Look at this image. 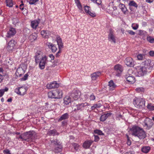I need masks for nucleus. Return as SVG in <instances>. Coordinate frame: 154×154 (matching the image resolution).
<instances>
[{
  "label": "nucleus",
  "instance_id": "nucleus-1",
  "mask_svg": "<svg viewBox=\"0 0 154 154\" xmlns=\"http://www.w3.org/2000/svg\"><path fill=\"white\" fill-rule=\"evenodd\" d=\"M35 62L36 64L39 63V67L41 69H44L47 64V57L43 54V53L40 51H38L35 53L34 56Z\"/></svg>",
  "mask_w": 154,
  "mask_h": 154
},
{
  "label": "nucleus",
  "instance_id": "nucleus-2",
  "mask_svg": "<svg viewBox=\"0 0 154 154\" xmlns=\"http://www.w3.org/2000/svg\"><path fill=\"white\" fill-rule=\"evenodd\" d=\"M131 134L140 140H143L146 137V132L143 129L137 126H134L130 128Z\"/></svg>",
  "mask_w": 154,
  "mask_h": 154
},
{
  "label": "nucleus",
  "instance_id": "nucleus-3",
  "mask_svg": "<svg viewBox=\"0 0 154 154\" xmlns=\"http://www.w3.org/2000/svg\"><path fill=\"white\" fill-rule=\"evenodd\" d=\"M49 97L55 99H60L62 97L63 92L62 91L57 90L48 93Z\"/></svg>",
  "mask_w": 154,
  "mask_h": 154
},
{
  "label": "nucleus",
  "instance_id": "nucleus-4",
  "mask_svg": "<svg viewBox=\"0 0 154 154\" xmlns=\"http://www.w3.org/2000/svg\"><path fill=\"white\" fill-rule=\"evenodd\" d=\"M135 106L137 108L142 109L145 106V101L142 98H136L133 101Z\"/></svg>",
  "mask_w": 154,
  "mask_h": 154
},
{
  "label": "nucleus",
  "instance_id": "nucleus-5",
  "mask_svg": "<svg viewBox=\"0 0 154 154\" xmlns=\"http://www.w3.org/2000/svg\"><path fill=\"white\" fill-rule=\"evenodd\" d=\"M23 134L25 141H29L33 140L35 137L36 133L33 131L26 132Z\"/></svg>",
  "mask_w": 154,
  "mask_h": 154
},
{
  "label": "nucleus",
  "instance_id": "nucleus-6",
  "mask_svg": "<svg viewBox=\"0 0 154 154\" xmlns=\"http://www.w3.org/2000/svg\"><path fill=\"white\" fill-rule=\"evenodd\" d=\"M137 69L139 76H143L146 74L147 72H150L144 65L137 66Z\"/></svg>",
  "mask_w": 154,
  "mask_h": 154
},
{
  "label": "nucleus",
  "instance_id": "nucleus-7",
  "mask_svg": "<svg viewBox=\"0 0 154 154\" xmlns=\"http://www.w3.org/2000/svg\"><path fill=\"white\" fill-rule=\"evenodd\" d=\"M133 71L131 69H129L128 71V73L126 75V80L130 84H133L135 81V79L134 76L131 73H132Z\"/></svg>",
  "mask_w": 154,
  "mask_h": 154
},
{
  "label": "nucleus",
  "instance_id": "nucleus-8",
  "mask_svg": "<svg viewBox=\"0 0 154 154\" xmlns=\"http://www.w3.org/2000/svg\"><path fill=\"white\" fill-rule=\"evenodd\" d=\"M144 123L143 127H146L145 128L147 130H149L151 128L153 125L152 120L148 118H146L144 120Z\"/></svg>",
  "mask_w": 154,
  "mask_h": 154
},
{
  "label": "nucleus",
  "instance_id": "nucleus-9",
  "mask_svg": "<svg viewBox=\"0 0 154 154\" xmlns=\"http://www.w3.org/2000/svg\"><path fill=\"white\" fill-rule=\"evenodd\" d=\"M26 88L22 86L15 88L14 92L18 95H23L26 93Z\"/></svg>",
  "mask_w": 154,
  "mask_h": 154
},
{
  "label": "nucleus",
  "instance_id": "nucleus-10",
  "mask_svg": "<svg viewBox=\"0 0 154 154\" xmlns=\"http://www.w3.org/2000/svg\"><path fill=\"white\" fill-rule=\"evenodd\" d=\"M81 95L79 91L77 90H73L71 93L70 96L74 100H77L79 98Z\"/></svg>",
  "mask_w": 154,
  "mask_h": 154
},
{
  "label": "nucleus",
  "instance_id": "nucleus-11",
  "mask_svg": "<svg viewBox=\"0 0 154 154\" xmlns=\"http://www.w3.org/2000/svg\"><path fill=\"white\" fill-rule=\"evenodd\" d=\"M125 63L128 66L133 67L134 65V62L131 57H127L125 60Z\"/></svg>",
  "mask_w": 154,
  "mask_h": 154
},
{
  "label": "nucleus",
  "instance_id": "nucleus-12",
  "mask_svg": "<svg viewBox=\"0 0 154 154\" xmlns=\"http://www.w3.org/2000/svg\"><path fill=\"white\" fill-rule=\"evenodd\" d=\"M144 65L150 70L154 65V61L150 60H146Z\"/></svg>",
  "mask_w": 154,
  "mask_h": 154
},
{
  "label": "nucleus",
  "instance_id": "nucleus-13",
  "mask_svg": "<svg viewBox=\"0 0 154 154\" xmlns=\"http://www.w3.org/2000/svg\"><path fill=\"white\" fill-rule=\"evenodd\" d=\"M114 69L118 73L116 75L118 76H119L120 74L123 70L122 66L119 64L116 65L114 67Z\"/></svg>",
  "mask_w": 154,
  "mask_h": 154
},
{
  "label": "nucleus",
  "instance_id": "nucleus-14",
  "mask_svg": "<svg viewBox=\"0 0 154 154\" xmlns=\"http://www.w3.org/2000/svg\"><path fill=\"white\" fill-rule=\"evenodd\" d=\"M84 9L85 12L91 17H94L96 16V14L94 12H91L90 7L88 6H85L84 7Z\"/></svg>",
  "mask_w": 154,
  "mask_h": 154
},
{
  "label": "nucleus",
  "instance_id": "nucleus-15",
  "mask_svg": "<svg viewBox=\"0 0 154 154\" xmlns=\"http://www.w3.org/2000/svg\"><path fill=\"white\" fill-rule=\"evenodd\" d=\"M16 43V42L13 39L11 40L8 44V49L9 51L12 50L14 49Z\"/></svg>",
  "mask_w": 154,
  "mask_h": 154
},
{
  "label": "nucleus",
  "instance_id": "nucleus-16",
  "mask_svg": "<svg viewBox=\"0 0 154 154\" xmlns=\"http://www.w3.org/2000/svg\"><path fill=\"white\" fill-rule=\"evenodd\" d=\"M86 103H81L76 105L75 106H73L74 107V111H76L77 110L81 111L84 109V107Z\"/></svg>",
  "mask_w": 154,
  "mask_h": 154
},
{
  "label": "nucleus",
  "instance_id": "nucleus-17",
  "mask_svg": "<svg viewBox=\"0 0 154 154\" xmlns=\"http://www.w3.org/2000/svg\"><path fill=\"white\" fill-rule=\"evenodd\" d=\"M25 71L21 67L18 68L17 70L15 73V78L18 77H20L24 74Z\"/></svg>",
  "mask_w": 154,
  "mask_h": 154
},
{
  "label": "nucleus",
  "instance_id": "nucleus-18",
  "mask_svg": "<svg viewBox=\"0 0 154 154\" xmlns=\"http://www.w3.org/2000/svg\"><path fill=\"white\" fill-rule=\"evenodd\" d=\"M59 86V84L56 81H54L48 84L47 85V88L48 89L54 88H58Z\"/></svg>",
  "mask_w": 154,
  "mask_h": 154
},
{
  "label": "nucleus",
  "instance_id": "nucleus-19",
  "mask_svg": "<svg viewBox=\"0 0 154 154\" xmlns=\"http://www.w3.org/2000/svg\"><path fill=\"white\" fill-rule=\"evenodd\" d=\"M108 39L111 42H113L114 43L116 42V37L113 32L111 30H110V32L108 35Z\"/></svg>",
  "mask_w": 154,
  "mask_h": 154
},
{
  "label": "nucleus",
  "instance_id": "nucleus-20",
  "mask_svg": "<svg viewBox=\"0 0 154 154\" xmlns=\"http://www.w3.org/2000/svg\"><path fill=\"white\" fill-rule=\"evenodd\" d=\"M16 33L15 29L13 28H11L7 33V37L10 38L14 35Z\"/></svg>",
  "mask_w": 154,
  "mask_h": 154
},
{
  "label": "nucleus",
  "instance_id": "nucleus-21",
  "mask_svg": "<svg viewBox=\"0 0 154 154\" xmlns=\"http://www.w3.org/2000/svg\"><path fill=\"white\" fill-rule=\"evenodd\" d=\"M63 100L64 103L66 105H68L69 103L73 101L70 95L69 96H66L64 98Z\"/></svg>",
  "mask_w": 154,
  "mask_h": 154
},
{
  "label": "nucleus",
  "instance_id": "nucleus-22",
  "mask_svg": "<svg viewBox=\"0 0 154 154\" xmlns=\"http://www.w3.org/2000/svg\"><path fill=\"white\" fill-rule=\"evenodd\" d=\"M56 38L57 41L59 49V50H61L63 47V45L62 42L61 38L58 35H57Z\"/></svg>",
  "mask_w": 154,
  "mask_h": 154
},
{
  "label": "nucleus",
  "instance_id": "nucleus-23",
  "mask_svg": "<svg viewBox=\"0 0 154 154\" xmlns=\"http://www.w3.org/2000/svg\"><path fill=\"white\" fill-rule=\"evenodd\" d=\"M46 44L48 48L51 50L52 52H55L57 50V48L53 44L50 42H47Z\"/></svg>",
  "mask_w": 154,
  "mask_h": 154
},
{
  "label": "nucleus",
  "instance_id": "nucleus-24",
  "mask_svg": "<svg viewBox=\"0 0 154 154\" xmlns=\"http://www.w3.org/2000/svg\"><path fill=\"white\" fill-rule=\"evenodd\" d=\"M112 114L111 113L109 112L102 115L100 117V121L102 122L105 121L106 119L110 116Z\"/></svg>",
  "mask_w": 154,
  "mask_h": 154
},
{
  "label": "nucleus",
  "instance_id": "nucleus-25",
  "mask_svg": "<svg viewBox=\"0 0 154 154\" xmlns=\"http://www.w3.org/2000/svg\"><path fill=\"white\" fill-rule=\"evenodd\" d=\"M42 36L44 38H48L51 35L50 32L48 30H42L41 32Z\"/></svg>",
  "mask_w": 154,
  "mask_h": 154
},
{
  "label": "nucleus",
  "instance_id": "nucleus-26",
  "mask_svg": "<svg viewBox=\"0 0 154 154\" xmlns=\"http://www.w3.org/2000/svg\"><path fill=\"white\" fill-rule=\"evenodd\" d=\"M100 72L99 71L94 72L91 74V76L92 80H95L96 79L100 76Z\"/></svg>",
  "mask_w": 154,
  "mask_h": 154
},
{
  "label": "nucleus",
  "instance_id": "nucleus-27",
  "mask_svg": "<svg viewBox=\"0 0 154 154\" xmlns=\"http://www.w3.org/2000/svg\"><path fill=\"white\" fill-rule=\"evenodd\" d=\"M93 141L92 140H88L85 141L83 144V147L85 149L89 148Z\"/></svg>",
  "mask_w": 154,
  "mask_h": 154
},
{
  "label": "nucleus",
  "instance_id": "nucleus-28",
  "mask_svg": "<svg viewBox=\"0 0 154 154\" xmlns=\"http://www.w3.org/2000/svg\"><path fill=\"white\" fill-rule=\"evenodd\" d=\"M69 117V114L67 113H66L62 115L58 119V122L61 121L63 120H65L67 119Z\"/></svg>",
  "mask_w": 154,
  "mask_h": 154
},
{
  "label": "nucleus",
  "instance_id": "nucleus-29",
  "mask_svg": "<svg viewBox=\"0 0 154 154\" xmlns=\"http://www.w3.org/2000/svg\"><path fill=\"white\" fill-rule=\"evenodd\" d=\"M108 86H109V90L110 91L114 90L116 87V85L115 84L113 81L112 80H110L109 82Z\"/></svg>",
  "mask_w": 154,
  "mask_h": 154
},
{
  "label": "nucleus",
  "instance_id": "nucleus-30",
  "mask_svg": "<svg viewBox=\"0 0 154 154\" xmlns=\"http://www.w3.org/2000/svg\"><path fill=\"white\" fill-rule=\"evenodd\" d=\"M48 134L50 136L53 135H58L59 134L58 133L57 130L55 129L51 130L48 131Z\"/></svg>",
  "mask_w": 154,
  "mask_h": 154
},
{
  "label": "nucleus",
  "instance_id": "nucleus-31",
  "mask_svg": "<svg viewBox=\"0 0 154 154\" xmlns=\"http://www.w3.org/2000/svg\"><path fill=\"white\" fill-rule=\"evenodd\" d=\"M51 143L55 147L57 146H59V145H62L61 143L57 139L53 140L51 141Z\"/></svg>",
  "mask_w": 154,
  "mask_h": 154
},
{
  "label": "nucleus",
  "instance_id": "nucleus-32",
  "mask_svg": "<svg viewBox=\"0 0 154 154\" xmlns=\"http://www.w3.org/2000/svg\"><path fill=\"white\" fill-rule=\"evenodd\" d=\"M37 35L36 33H33L29 35V39L31 41H33L37 39Z\"/></svg>",
  "mask_w": 154,
  "mask_h": 154
},
{
  "label": "nucleus",
  "instance_id": "nucleus-33",
  "mask_svg": "<svg viewBox=\"0 0 154 154\" xmlns=\"http://www.w3.org/2000/svg\"><path fill=\"white\" fill-rule=\"evenodd\" d=\"M119 7L124 13L125 14L126 12L127 11V8L123 4H120L119 5Z\"/></svg>",
  "mask_w": 154,
  "mask_h": 154
},
{
  "label": "nucleus",
  "instance_id": "nucleus-34",
  "mask_svg": "<svg viewBox=\"0 0 154 154\" xmlns=\"http://www.w3.org/2000/svg\"><path fill=\"white\" fill-rule=\"evenodd\" d=\"M57 146H55L54 151L55 152H60L62 150V145H59Z\"/></svg>",
  "mask_w": 154,
  "mask_h": 154
},
{
  "label": "nucleus",
  "instance_id": "nucleus-35",
  "mask_svg": "<svg viewBox=\"0 0 154 154\" xmlns=\"http://www.w3.org/2000/svg\"><path fill=\"white\" fill-rule=\"evenodd\" d=\"M150 149V148L149 146H145L142 148L141 150L143 152L146 153L149 152Z\"/></svg>",
  "mask_w": 154,
  "mask_h": 154
},
{
  "label": "nucleus",
  "instance_id": "nucleus-36",
  "mask_svg": "<svg viewBox=\"0 0 154 154\" xmlns=\"http://www.w3.org/2000/svg\"><path fill=\"white\" fill-rule=\"evenodd\" d=\"M38 24V22L36 20L33 21L31 22V26L34 29H36Z\"/></svg>",
  "mask_w": 154,
  "mask_h": 154
},
{
  "label": "nucleus",
  "instance_id": "nucleus-37",
  "mask_svg": "<svg viewBox=\"0 0 154 154\" xmlns=\"http://www.w3.org/2000/svg\"><path fill=\"white\" fill-rule=\"evenodd\" d=\"M6 6L9 7H12L13 6L12 0H6Z\"/></svg>",
  "mask_w": 154,
  "mask_h": 154
},
{
  "label": "nucleus",
  "instance_id": "nucleus-38",
  "mask_svg": "<svg viewBox=\"0 0 154 154\" xmlns=\"http://www.w3.org/2000/svg\"><path fill=\"white\" fill-rule=\"evenodd\" d=\"M117 11V7L114 6L112 7H109V9L108 11L109 13H111L112 11Z\"/></svg>",
  "mask_w": 154,
  "mask_h": 154
},
{
  "label": "nucleus",
  "instance_id": "nucleus-39",
  "mask_svg": "<svg viewBox=\"0 0 154 154\" xmlns=\"http://www.w3.org/2000/svg\"><path fill=\"white\" fill-rule=\"evenodd\" d=\"M102 106V105L100 103H98L97 104H95L91 107V109L92 110H94L97 108H100Z\"/></svg>",
  "mask_w": 154,
  "mask_h": 154
},
{
  "label": "nucleus",
  "instance_id": "nucleus-40",
  "mask_svg": "<svg viewBox=\"0 0 154 154\" xmlns=\"http://www.w3.org/2000/svg\"><path fill=\"white\" fill-rule=\"evenodd\" d=\"M147 40L150 43H154V38L150 36H148L147 37Z\"/></svg>",
  "mask_w": 154,
  "mask_h": 154
},
{
  "label": "nucleus",
  "instance_id": "nucleus-41",
  "mask_svg": "<svg viewBox=\"0 0 154 154\" xmlns=\"http://www.w3.org/2000/svg\"><path fill=\"white\" fill-rule=\"evenodd\" d=\"M128 5L129 6H133L136 8H137L138 7V5L133 0L130 1Z\"/></svg>",
  "mask_w": 154,
  "mask_h": 154
},
{
  "label": "nucleus",
  "instance_id": "nucleus-42",
  "mask_svg": "<svg viewBox=\"0 0 154 154\" xmlns=\"http://www.w3.org/2000/svg\"><path fill=\"white\" fill-rule=\"evenodd\" d=\"M94 133L96 134H97L99 135H103V133L102 131L100 130H96L94 131Z\"/></svg>",
  "mask_w": 154,
  "mask_h": 154
},
{
  "label": "nucleus",
  "instance_id": "nucleus-43",
  "mask_svg": "<svg viewBox=\"0 0 154 154\" xmlns=\"http://www.w3.org/2000/svg\"><path fill=\"white\" fill-rule=\"evenodd\" d=\"M139 26V25L137 24L133 23L132 24V27L133 29L136 30L137 29Z\"/></svg>",
  "mask_w": 154,
  "mask_h": 154
},
{
  "label": "nucleus",
  "instance_id": "nucleus-44",
  "mask_svg": "<svg viewBox=\"0 0 154 154\" xmlns=\"http://www.w3.org/2000/svg\"><path fill=\"white\" fill-rule=\"evenodd\" d=\"M144 57V54H140L138 55L137 57L138 60H142L143 59Z\"/></svg>",
  "mask_w": 154,
  "mask_h": 154
},
{
  "label": "nucleus",
  "instance_id": "nucleus-45",
  "mask_svg": "<svg viewBox=\"0 0 154 154\" xmlns=\"http://www.w3.org/2000/svg\"><path fill=\"white\" fill-rule=\"evenodd\" d=\"M38 1V0H29V2L30 5H33L35 4Z\"/></svg>",
  "mask_w": 154,
  "mask_h": 154
},
{
  "label": "nucleus",
  "instance_id": "nucleus-46",
  "mask_svg": "<svg viewBox=\"0 0 154 154\" xmlns=\"http://www.w3.org/2000/svg\"><path fill=\"white\" fill-rule=\"evenodd\" d=\"M28 75L27 74H25L23 78H22L20 79L21 81H24L26 80L28 76Z\"/></svg>",
  "mask_w": 154,
  "mask_h": 154
},
{
  "label": "nucleus",
  "instance_id": "nucleus-47",
  "mask_svg": "<svg viewBox=\"0 0 154 154\" xmlns=\"http://www.w3.org/2000/svg\"><path fill=\"white\" fill-rule=\"evenodd\" d=\"M147 107V108L150 110H154V106L151 105V104H148Z\"/></svg>",
  "mask_w": 154,
  "mask_h": 154
},
{
  "label": "nucleus",
  "instance_id": "nucleus-48",
  "mask_svg": "<svg viewBox=\"0 0 154 154\" xmlns=\"http://www.w3.org/2000/svg\"><path fill=\"white\" fill-rule=\"evenodd\" d=\"M139 34L140 35H145L146 32L145 31L143 30H139Z\"/></svg>",
  "mask_w": 154,
  "mask_h": 154
},
{
  "label": "nucleus",
  "instance_id": "nucleus-49",
  "mask_svg": "<svg viewBox=\"0 0 154 154\" xmlns=\"http://www.w3.org/2000/svg\"><path fill=\"white\" fill-rule=\"evenodd\" d=\"M93 136L94 137V141L97 142L99 140L100 138L98 136L94 135Z\"/></svg>",
  "mask_w": 154,
  "mask_h": 154
},
{
  "label": "nucleus",
  "instance_id": "nucleus-50",
  "mask_svg": "<svg viewBox=\"0 0 154 154\" xmlns=\"http://www.w3.org/2000/svg\"><path fill=\"white\" fill-rule=\"evenodd\" d=\"M72 146H73V147L75 150H77L78 149L79 146L78 144L76 143H73L72 144Z\"/></svg>",
  "mask_w": 154,
  "mask_h": 154
},
{
  "label": "nucleus",
  "instance_id": "nucleus-51",
  "mask_svg": "<svg viewBox=\"0 0 154 154\" xmlns=\"http://www.w3.org/2000/svg\"><path fill=\"white\" fill-rule=\"evenodd\" d=\"M76 5L77 6L78 8L79 9L80 12H82V8L81 3H80L77 5Z\"/></svg>",
  "mask_w": 154,
  "mask_h": 154
},
{
  "label": "nucleus",
  "instance_id": "nucleus-52",
  "mask_svg": "<svg viewBox=\"0 0 154 154\" xmlns=\"http://www.w3.org/2000/svg\"><path fill=\"white\" fill-rule=\"evenodd\" d=\"M136 90L138 92H143L144 91V89L143 88H136Z\"/></svg>",
  "mask_w": 154,
  "mask_h": 154
},
{
  "label": "nucleus",
  "instance_id": "nucleus-53",
  "mask_svg": "<svg viewBox=\"0 0 154 154\" xmlns=\"http://www.w3.org/2000/svg\"><path fill=\"white\" fill-rule=\"evenodd\" d=\"M95 97L93 94H92L90 96V99L91 100H93L95 99Z\"/></svg>",
  "mask_w": 154,
  "mask_h": 154
},
{
  "label": "nucleus",
  "instance_id": "nucleus-54",
  "mask_svg": "<svg viewBox=\"0 0 154 154\" xmlns=\"http://www.w3.org/2000/svg\"><path fill=\"white\" fill-rule=\"evenodd\" d=\"M17 138L18 139H20L22 140V141L24 140V134L20 135L19 137H17Z\"/></svg>",
  "mask_w": 154,
  "mask_h": 154
},
{
  "label": "nucleus",
  "instance_id": "nucleus-55",
  "mask_svg": "<svg viewBox=\"0 0 154 154\" xmlns=\"http://www.w3.org/2000/svg\"><path fill=\"white\" fill-rule=\"evenodd\" d=\"M94 3H96L98 5H100L101 4V2L100 0H95Z\"/></svg>",
  "mask_w": 154,
  "mask_h": 154
},
{
  "label": "nucleus",
  "instance_id": "nucleus-56",
  "mask_svg": "<svg viewBox=\"0 0 154 154\" xmlns=\"http://www.w3.org/2000/svg\"><path fill=\"white\" fill-rule=\"evenodd\" d=\"M61 53V50H59L58 52L56 54L55 56L57 57H59L60 55V54Z\"/></svg>",
  "mask_w": 154,
  "mask_h": 154
},
{
  "label": "nucleus",
  "instance_id": "nucleus-57",
  "mask_svg": "<svg viewBox=\"0 0 154 154\" xmlns=\"http://www.w3.org/2000/svg\"><path fill=\"white\" fill-rule=\"evenodd\" d=\"M112 15H117L118 14V11H112V13H111Z\"/></svg>",
  "mask_w": 154,
  "mask_h": 154
},
{
  "label": "nucleus",
  "instance_id": "nucleus-58",
  "mask_svg": "<svg viewBox=\"0 0 154 154\" xmlns=\"http://www.w3.org/2000/svg\"><path fill=\"white\" fill-rule=\"evenodd\" d=\"M20 8L22 11L24 9V4L23 3H22L20 5Z\"/></svg>",
  "mask_w": 154,
  "mask_h": 154
},
{
  "label": "nucleus",
  "instance_id": "nucleus-59",
  "mask_svg": "<svg viewBox=\"0 0 154 154\" xmlns=\"http://www.w3.org/2000/svg\"><path fill=\"white\" fill-rule=\"evenodd\" d=\"M131 35H134L135 32L132 30H128L127 31Z\"/></svg>",
  "mask_w": 154,
  "mask_h": 154
},
{
  "label": "nucleus",
  "instance_id": "nucleus-60",
  "mask_svg": "<svg viewBox=\"0 0 154 154\" xmlns=\"http://www.w3.org/2000/svg\"><path fill=\"white\" fill-rule=\"evenodd\" d=\"M149 55L151 56H154V51H151L149 52Z\"/></svg>",
  "mask_w": 154,
  "mask_h": 154
},
{
  "label": "nucleus",
  "instance_id": "nucleus-61",
  "mask_svg": "<svg viewBox=\"0 0 154 154\" xmlns=\"http://www.w3.org/2000/svg\"><path fill=\"white\" fill-rule=\"evenodd\" d=\"M5 92V91H4V89L0 90V94H1V96H2Z\"/></svg>",
  "mask_w": 154,
  "mask_h": 154
},
{
  "label": "nucleus",
  "instance_id": "nucleus-62",
  "mask_svg": "<svg viewBox=\"0 0 154 154\" xmlns=\"http://www.w3.org/2000/svg\"><path fill=\"white\" fill-rule=\"evenodd\" d=\"M4 152L7 154H11L10 151L8 149L4 150Z\"/></svg>",
  "mask_w": 154,
  "mask_h": 154
},
{
  "label": "nucleus",
  "instance_id": "nucleus-63",
  "mask_svg": "<svg viewBox=\"0 0 154 154\" xmlns=\"http://www.w3.org/2000/svg\"><path fill=\"white\" fill-rule=\"evenodd\" d=\"M4 75H2L0 74V82H1L3 80Z\"/></svg>",
  "mask_w": 154,
  "mask_h": 154
},
{
  "label": "nucleus",
  "instance_id": "nucleus-64",
  "mask_svg": "<svg viewBox=\"0 0 154 154\" xmlns=\"http://www.w3.org/2000/svg\"><path fill=\"white\" fill-rule=\"evenodd\" d=\"M67 124V121L66 120H64L62 122V125L63 126Z\"/></svg>",
  "mask_w": 154,
  "mask_h": 154
}]
</instances>
